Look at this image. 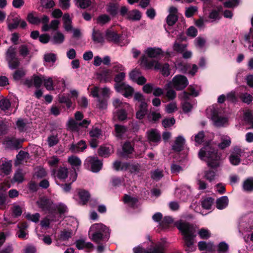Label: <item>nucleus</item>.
Segmentation results:
<instances>
[{"label":"nucleus","mask_w":253,"mask_h":253,"mask_svg":"<svg viewBox=\"0 0 253 253\" xmlns=\"http://www.w3.org/2000/svg\"><path fill=\"white\" fill-rule=\"evenodd\" d=\"M174 225L183 236L186 247L185 251L188 253L195 251L196 250V247L194 245V239L196 236V228L189 223L181 220L175 222Z\"/></svg>","instance_id":"nucleus-1"},{"label":"nucleus","mask_w":253,"mask_h":253,"mask_svg":"<svg viewBox=\"0 0 253 253\" xmlns=\"http://www.w3.org/2000/svg\"><path fill=\"white\" fill-rule=\"evenodd\" d=\"M198 155L201 160L207 162L209 167L216 168L220 166L221 154L210 145H207L203 147L199 151Z\"/></svg>","instance_id":"nucleus-2"},{"label":"nucleus","mask_w":253,"mask_h":253,"mask_svg":"<svg viewBox=\"0 0 253 253\" xmlns=\"http://www.w3.org/2000/svg\"><path fill=\"white\" fill-rule=\"evenodd\" d=\"M90 239L96 243H99L104 238L109 236V229L101 223H95L91 225L89 231Z\"/></svg>","instance_id":"nucleus-3"},{"label":"nucleus","mask_w":253,"mask_h":253,"mask_svg":"<svg viewBox=\"0 0 253 253\" xmlns=\"http://www.w3.org/2000/svg\"><path fill=\"white\" fill-rule=\"evenodd\" d=\"M140 64L147 69H151L154 67L155 69H161L162 74L165 76H168L170 74L168 64H165L162 67L161 64L156 60H152L150 61H148V59L145 55L142 57Z\"/></svg>","instance_id":"nucleus-4"},{"label":"nucleus","mask_w":253,"mask_h":253,"mask_svg":"<svg viewBox=\"0 0 253 253\" xmlns=\"http://www.w3.org/2000/svg\"><path fill=\"white\" fill-rule=\"evenodd\" d=\"M188 84L187 78L182 75H176L171 81L169 82L166 85V89L173 88L177 90H181L185 88Z\"/></svg>","instance_id":"nucleus-5"},{"label":"nucleus","mask_w":253,"mask_h":253,"mask_svg":"<svg viewBox=\"0 0 253 253\" xmlns=\"http://www.w3.org/2000/svg\"><path fill=\"white\" fill-rule=\"evenodd\" d=\"M207 111H210L211 113V118L213 121V125L217 127L224 126L228 124V119L227 118L220 115L218 111L213 107L208 109Z\"/></svg>","instance_id":"nucleus-6"},{"label":"nucleus","mask_w":253,"mask_h":253,"mask_svg":"<svg viewBox=\"0 0 253 253\" xmlns=\"http://www.w3.org/2000/svg\"><path fill=\"white\" fill-rule=\"evenodd\" d=\"M6 60L10 69H14L18 66L19 62L16 56V49L15 47L10 46L7 49L6 52Z\"/></svg>","instance_id":"nucleus-7"},{"label":"nucleus","mask_w":253,"mask_h":253,"mask_svg":"<svg viewBox=\"0 0 253 253\" xmlns=\"http://www.w3.org/2000/svg\"><path fill=\"white\" fill-rule=\"evenodd\" d=\"M84 166L93 172H98L102 168V163L96 157H88L84 161Z\"/></svg>","instance_id":"nucleus-8"},{"label":"nucleus","mask_w":253,"mask_h":253,"mask_svg":"<svg viewBox=\"0 0 253 253\" xmlns=\"http://www.w3.org/2000/svg\"><path fill=\"white\" fill-rule=\"evenodd\" d=\"M245 149L239 146L233 147L231 154L229 157V161L231 164L236 166L241 162V157L245 156Z\"/></svg>","instance_id":"nucleus-9"},{"label":"nucleus","mask_w":253,"mask_h":253,"mask_svg":"<svg viewBox=\"0 0 253 253\" xmlns=\"http://www.w3.org/2000/svg\"><path fill=\"white\" fill-rule=\"evenodd\" d=\"M37 204L44 211L52 213L55 210V205L46 197H41L37 201Z\"/></svg>","instance_id":"nucleus-10"},{"label":"nucleus","mask_w":253,"mask_h":253,"mask_svg":"<svg viewBox=\"0 0 253 253\" xmlns=\"http://www.w3.org/2000/svg\"><path fill=\"white\" fill-rule=\"evenodd\" d=\"M90 123V121L87 120H84L82 122L78 123L76 120H74L73 118H70L68 121L67 126L72 131L77 132L79 130L80 126L87 127Z\"/></svg>","instance_id":"nucleus-11"},{"label":"nucleus","mask_w":253,"mask_h":253,"mask_svg":"<svg viewBox=\"0 0 253 253\" xmlns=\"http://www.w3.org/2000/svg\"><path fill=\"white\" fill-rule=\"evenodd\" d=\"M133 253H163L164 248L162 245H158L150 249L149 251H146L141 245L133 249Z\"/></svg>","instance_id":"nucleus-12"},{"label":"nucleus","mask_w":253,"mask_h":253,"mask_svg":"<svg viewBox=\"0 0 253 253\" xmlns=\"http://www.w3.org/2000/svg\"><path fill=\"white\" fill-rule=\"evenodd\" d=\"M147 136L150 143L157 144L161 140L160 133L155 129H151L147 132Z\"/></svg>","instance_id":"nucleus-13"},{"label":"nucleus","mask_w":253,"mask_h":253,"mask_svg":"<svg viewBox=\"0 0 253 253\" xmlns=\"http://www.w3.org/2000/svg\"><path fill=\"white\" fill-rule=\"evenodd\" d=\"M72 235L73 233L71 230L64 229L63 230L61 231L60 233L59 238L57 240L56 246H61L62 242L68 241L70 238L72 237Z\"/></svg>","instance_id":"nucleus-14"},{"label":"nucleus","mask_w":253,"mask_h":253,"mask_svg":"<svg viewBox=\"0 0 253 253\" xmlns=\"http://www.w3.org/2000/svg\"><path fill=\"white\" fill-rule=\"evenodd\" d=\"M20 22V18L17 16H14L13 15H9L6 20L7 27L9 30H11L16 29Z\"/></svg>","instance_id":"nucleus-15"},{"label":"nucleus","mask_w":253,"mask_h":253,"mask_svg":"<svg viewBox=\"0 0 253 253\" xmlns=\"http://www.w3.org/2000/svg\"><path fill=\"white\" fill-rule=\"evenodd\" d=\"M105 37L108 41L115 43L119 42L120 40V35L110 29L106 31Z\"/></svg>","instance_id":"nucleus-16"},{"label":"nucleus","mask_w":253,"mask_h":253,"mask_svg":"<svg viewBox=\"0 0 253 253\" xmlns=\"http://www.w3.org/2000/svg\"><path fill=\"white\" fill-rule=\"evenodd\" d=\"M185 142V140L182 136H178L175 139L174 144L172 145V149L177 152L181 151Z\"/></svg>","instance_id":"nucleus-17"},{"label":"nucleus","mask_w":253,"mask_h":253,"mask_svg":"<svg viewBox=\"0 0 253 253\" xmlns=\"http://www.w3.org/2000/svg\"><path fill=\"white\" fill-rule=\"evenodd\" d=\"M53 174L58 179L64 181L68 177V169L66 168L62 167L53 171Z\"/></svg>","instance_id":"nucleus-18"},{"label":"nucleus","mask_w":253,"mask_h":253,"mask_svg":"<svg viewBox=\"0 0 253 253\" xmlns=\"http://www.w3.org/2000/svg\"><path fill=\"white\" fill-rule=\"evenodd\" d=\"M149 57L151 58H157L163 54V51L159 48L149 47L145 51Z\"/></svg>","instance_id":"nucleus-19"},{"label":"nucleus","mask_w":253,"mask_h":253,"mask_svg":"<svg viewBox=\"0 0 253 253\" xmlns=\"http://www.w3.org/2000/svg\"><path fill=\"white\" fill-rule=\"evenodd\" d=\"M125 76L126 74L124 72H121L115 76L114 78V81L115 82L114 86L116 90H119L121 86H124L125 83H123L122 81L124 80Z\"/></svg>","instance_id":"nucleus-20"},{"label":"nucleus","mask_w":253,"mask_h":253,"mask_svg":"<svg viewBox=\"0 0 253 253\" xmlns=\"http://www.w3.org/2000/svg\"><path fill=\"white\" fill-rule=\"evenodd\" d=\"M198 247L200 251L211 252L214 249V245L211 242L200 241L198 244Z\"/></svg>","instance_id":"nucleus-21"},{"label":"nucleus","mask_w":253,"mask_h":253,"mask_svg":"<svg viewBox=\"0 0 253 253\" xmlns=\"http://www.w3.org/2000/svg\"><path fill=\"white\" fill-rule=\"evenodd\" d=\"M4 143L7 147L10 149H17L19 148L20 141L15 138H7Z\"/></svg>","instance_id":"nucleus-22"},{"label":"nucleus","mask_w":253,"mask_h":253,"mask_svg":"<svg viewBox=\"0 0 253 253\" xmlns=\"http://www.w3.org/2000/svg\"><path fill=\"white\" fill-rule=\"evenodd\" d=\"M119 5L117 3L110 2L106 7V11L112 17L115 16L118 12Z\"/></svg>","instance_id":"nucleus-23"},{"label":"nucleus","mask_w":253,"mask_h":253,"mask_svg":"<svg viewBox=\"0 0 253 253\" xmlns=\"http://www.w3.org/2000/svg\"><path fill=\"white\" fill-rule=\"evenodd\" d=\"M86 148V145L84 141L81 140L77 144H72L70 148L73 153H79L83 151Z\"/></svg>","instance_id":"nucleus-24"},{"label":"nucleus","mask_w":253,"mask_h":253,"mask_svg":"<svg viewBox=\"0 0 253 253\" xmlns=\"http://www.w3.org/2000/svg\"><path fill=\"white\" fill-rule=\"evenodd\" d=\"M220 143L218 144V147L224 149L229 147L231 144V140L230 137L226 135H221L220 136Z\"/></svg>","instance_id":"nucleus-25"},{"label":"nucleus","mask_w":253,"mask_h":253,"mask_svg":"<svg viewBox=\"0 0 253 253\" xmlns=\"http://www.w3.org/2000/svg\"><path fill=\"white\" fill-rule=\"evenodd\" d=\"M141 18V13L136 9L129 11L126 16L127 19L132 21H138Z\"/></svg>","instance_id":"nucleus-26"},{"label":"nucleus","mask_w":253,"mask_h":253,"mask_svg":"<svg viewBox=\"0 0 253 253\" xmlns=\"http://www.w3.org/2000/svg\"><path fill=\"white\" fill-rule=\"evenodd\" d=\"M134 100L140 103L139 108H143L145 106H148L146 101L145 97L143 94L140 92H136L134 95Z\"/></svg>","instance_id":"nucleus-27"},{"label":"nucleus","mask_w":253,"mask_h":253,"mask_svg":"<svg viewBox=\"0 0 253 253\" xmlns=\"http://www.w3.org/2000/svg\"><path fill=\"white\" fill-rule=\"evenodd\" d=\"M222 9L221 7H218L217 9H213L209 13V18L211 20V22H215L219 20L221 18L220 12Z\"/></svg>","instance_id":"nucleus-28"},{"label":"nucleus","mask_w":253,"mask_h":253,"mask_svg":"<svg viewBox=\"0 0 253 253\" xmlns=\"http://www.w3.org/2000/svg\"><path fill=\"white\" fill-rule=\"evenodd\" d=\"M117 92L125 91L123 94L124 96L126 97H129L131 96L134 92V89L130 86L124 84V86H121L119 90H116Z\"/></svg>","instance_id":"nucleus-29"},{"label":"nucleus","mask_w":253,"mask_h":253,"mask_svg":"<svg viewBox=\"0 0 253 253\" xmlns=\"http://www.w3.org/2000/svg\"><path fill=\"white\" fill-rule=\"evenodd\" d=\"M92 38L93 41L96 43H103L104 42L102 34L98 30H93Z\"/></svg>","instance_id":"nucleus-30"},{"label":"nucleus","mask_w":253,"mask_h":253,"mask_svg":"<svg viewBox=\"0 0 253 253\" xmlns=\"http://www.w3.org/2000/svg\"><path fill=\"white\" fill-rule=\"evenodd\" d=\"M228 204V199L227 196H222L216 201V207L218 209L222 210Z\"/></svg>","instance_id":"nucleus-31"},{"label":"nucleus","mask_w":253,"mask_h":253,"mask_svg":"<svg viewBox=\"0 0 253 253\" xmlns=\"http://www.w3.org/2000/svg\"><path fill=\"white\" fill-rule=\"evenodd\" d=\"M64 27L66 31L69 32L72 30L71 19L68 14H65L63 16Z\"/></svg>","instance_id":"nucleus-32"},{"label":"nucleus","mask_w":253,"mask_h":253,"mask_svg":"<svg viewBox=\"0 0 253 253\" xmlns=\"http://www.w3.org/2000/svg\"><path fill=\"white\" fill-rule=\"evenodd\" d=\"M243 189L247 192L253 191V177L248 178L244 181Z\"/></svg>","instance_id":"nucleus-33"},{"label":"nucleus","mask_w":253,"mask_h":253,"mask_svg":"<svg viewBox=\"0 0 253 253\" xmlns=\"http://www.w3.org/2000/svg\"><path fill=\"white\" fill-rule=\"evenodd\" d=\"M76 246L79 250H83L84 248L90 249L93 247V244L90 242L85 243V241L83 239H80L76 241Z\"/></svg>","instance_id":"nucleus-34"},{"label":"nucleus","mask_w":253,"mask_h":253,"mask_svg":"<svg viewBox=\"0 0 253 253\" xmlns=\"http://www.w3.org/2000/svg\"><path fill=\"white\" fill-rule=\"evenodd\" d=\"M115 136L119 138H122L127 130L126 127L123 126L116 125L115 126Z\"/></svg>","instance_id":"nucleus-35"},{"label":"nucleus","mask_w":253,"mask_h":253,"mask_svg":"<svg viewBox=\"0 0 253 253\" xmlns=\"http://www.w3.org/2000/svg\"><path fill=\"white\" fill-rule=\"evenodd\" d=\"M113 168L116 170H126L128 168V163L121 162L120 161H115L113 163Z\"/></svg>","instance_id":"nucleus-36"},{"label":"nucleus","mask_w":253,"mask_h":253,"mask_svg":"<svg viewBox=\"0 0 253 253\" xmlns=\"http://www.w3.org/2000/svg\"><path fill=\"white\" fill-rule=\"evenodd\" d=\"M11 168V165L10 162H4L0 165V172L4 175L8 174Z\"/></svg>","instance_id":"nucleus-37"},{"label":"nucleus","mask_w":253,"mask_h":253,"mask_svg":"<svg viewBox=\"0 0 253 253\" xmlns=\"http://www.w3.org/2000/svg\"><path fill=\"white\" fill-rule=\"evenodd\" d=\"M112 76V71L110 70H103L100 74L101 80H103L105 82L109 81Z\"/></svg>","instance_id":"nucleus-38"},{"label":"nucleus","mask_w":253,"mask_h":253,"mask_svg":"<svg viewBox=\"0 0 253 253\" xmlns=\"http://www.w3.org/2000/svg\"><path fill=\"white\" fill-rule=\"evenodd\" d=\"M58 101L60 103L66 104L67 108H69L71 107L72 102L69 97L64 94H59L58 95Z\"/></svg>","instance_id":"nucleus-39"},{"label":"nucleus","mask_w":253,"mask_h":253,"mask_svg":"<svg viewBox=\"0 0 253 253\" xmlns=\"http://www.w3.org/2000/svg\"><path fill=\"white\" fill-rule=\"evenodd\" d=\"M65 39L64 36L60 32H57L53 36L52 42L54 44H61Z\"/></svg>","instance_id":"nucleus-40"},{"label":"nucleus","mask_w":253,"mask_h":253,"mask_svg":"<svg viewBox=\"0 0 253 253\" xmlns=\"http://www.w3.org/2000/svg\"><path fill=\"white\" fill-rule=\"evenodd\" d=\"M162 117L160 113L153 111L147 116L148 120L150 122L155 123Z\"/></svg>","instance_id":"nucleus-41"},{"label":"nucleus","mask_w":253,"mask_h":253,"mask_svg":"<svg viewBox=\"0 0 253 253\" xmlns=\"http://www.w3.org/2000/svg\"><path fill=\"white\" fill-rule=\"evenodd\" d=\"M96 107L100 110L106 109L107 107V102L106 98L99 97L97 98Z\"/></svg>","instance_id":"nucleus-42"},{"label":"nucleus","mask_w":253,"mask_h":253,"mask_svg":"<svg viewBox=\"0 0 253 253\" xmlns=\"http://www.w3.org/2000/svg\"><path fill=\"white\" fill-rule=\"evenodd\" d=\"M47 174V173L44 169L43 168H37L35 169V173L34 174V177L37 178H42L45 177Z\"/></svg>","instance_id":"nucleus-43"},{"label":"nucleus","mask_w":253,"mask_h":253,"mask_svg":"<svg viewBox=\"0 0 253 253\" xmlns=\"http://www.w3.org/2000/svg\"><path fill=\"white\" fill-rule=\"evenodd\" d=\"M24 180V174L20 169L17 170L13 176L12 181L17 183H21Z\"/></svg>","instance_id":"nucleus-44"},{"label":"nucleus","mask_w":253,"mask_h":253,"mask_svg":"<svg viewBox=\"0 0 253 253\" xmlns=\"http://www.w3.org/2000/svg\"><path fill=\"white\" fill-rule=\"evenodd\" d=\"M43 82L45 87L48 90H53V80L52 78L49 77L46 79L43 77Z\"/></svg>","instance_id":"nucleus-45"},{"label":"nucleus","mask_w":253,"mask_h":253,"mask_svg":"<svg viewBox=\"0 0 253 253\" xmlns=\"http://www.w3.org/2000/svg\"><path fill=\"white\" fill-rule=\"evenodd\" d=\"M112 152L109 147H101L98 151L99 156L104 157H108Z\"/></svg>","instance_id":"nucleus-46"},{"label":"nucleus","mask_w":253,"mask_h":253,"mask_svg":"<svg viewBox=\"0 0 253 253\" xmlns=\"http://www.w3.org/2000/svg\"><path fill=\"white\" fill-rule=\"evenodd\" d=\"M228 251L229 245L225 242H221L218 245V253H228Z\"/></svg>","instance_id":"nucleus-47"},{"label":"nucleus","mask_w":253,"mask_h":253,"mask_svg":"<svg viewBox=\"0 0 253 253\" xmlns=\"http://www.w3.org/2000/svg\"><path fill=\"white\" fill-rule=\"evenodd\" d=\"M198 234L200 238L202 239H207L211 236L210 231L206 228L200 229L198 232Z\"/></svg>","instance_id":"nucleus-48"},{"label":"nucleus","mask_w":253,"mask_h":253,"mask_svg":"<svg viewBox=\"0 0 253 253\" xmlns=\"http://www.w3.org/2000/svg\"><path fill=\"white\" fill-rule=\"evenodd\" d=\"M110 20V17L105 14L99 15L96 19L97 23L100 25H104L108 23Z\"/></svg>","instance_id":"nucleus-49"},{"label":"nucleus","mask_w":253,"mask_h":253,"mask_svg":"<svg viewBox=\"0 0 253 253\" xmlns=\"http://www.w3.org/2000/svg\"><path fill=\"white\" fill-rule=\"evenodd\" d=\"M124 201L125 203L127 204L129 206L134 207L138 202V200L135 198L131 197L128 195H125L124 196Z\"/></svg>","instance_id":"nucleus-50"},{"label":"nucleus","mask_w":253,"mask_h":253,"mask_svg":"<svg viewBox=\"0 0 253 253\" xmlns=\"http://www.w3.org/2000/svg\"><path fill=\"white\" fill-rule=\"evenodd\" d=\"M10 102L6 98H2L0 100V109L3 111L8 110L10 107Z\"/></svg>","instance_id":"nucleus-51"},{"label":"nucleus","mask_w":253,"mask_h":253,"mask_svg":"<svg viewBox=\"0 0 253 253\" xmlns=\"http://www.w3.org/2000/svg\"><path fill=\"white\" fill-rule=\"evenodd\" d=\"M89 134L91 138H98L101 134V131L98 127L93 126L89 131Z\"/></svg>","instance_id":"nucleus-52"},{"label":"nucleus","mask_w":253,"mask_h":253,"mask_svg":"<svg viewBox=\"0 0 253 253\" xmlns=\"http://www.w3.org/2000/svg\"><path fill=\"white\" fill-rule=\"evenodd\" d=\"M78 194L79 197L83 202V204H84L86 201H87L89 198V194L87 191L83 190H80Z\"/></svg>","instance_id":"nucleus-53"},{"label":"nucleus","mask_w":253,"mask_h":253,"mask_svg":"<svg viewBox=\"0 0 253 253\" xmlns=\"http://www.w3.org/2000/svg\"><path fill=\"white\" fill-rule=\"evenodd\" d=\"M24 215L26 219L34 222H38L40 217V215L38 213H36L34 214H31L30 213L28 212L24 213Z\"/></svg>","instance_id":"nucleus-54"},{"label":"nucleus","mask_w":253,"mask_h":253,"mask_svg":"<svg viewBox=\"0 0 253 253\" xmlns=\"http://www.w3.org/2000/svg\"><path fill=\"white\" fill-rule=\"evenodd\" d=\"M76 4L82 8H85L86 7L89 6L91 3V0H74Z\"/></svg>","instance_id":"nucleus-55"},{"label":"nucleus","mask_w":253,"mask_h":253,"mask_svg":"<svg viewBox=\"0 0 253 253\" xmlns=\"http://www.w3.org/2000/svg\"><path fill=\"white\" fill-rule=\"evenodd\" d=\"M148 106H145L143 108H139V109L136 113V118L139 120L142 119L146 115L148 111Z\"/></svg>","instance_id":"nucleus-56"},{"label":"nucleus","mask_w":253,"mask_h":253,"mask_svg":"<svg viewBox=\"0 0 253 253\" xmlns=\"http://www.w3.org/2000/svg\"><path fill=\"white\" fill-rule=\"evenodd\" d=\"M127 167L126 170L129 171L130 173H137L140 169V166L138 164H134L128 163Z\"/></svg>","instance_id":"nucleus-57"},{"label":"nucleus","mask_w":253,"mask_h":253,"mask_svg":"<svg viewBox=\"0 0 253 253\" xmlns=\"http://www.w3.org/2000/svg\"><path fill=\"white\" fill-rule=\"evenodd\" d=\"M177 110V104L175 102H171L166 106V111L169 113H172Z\"/></svg>","instance_id":"nucleus-58"},{"label":"nucleus","mask_w":253,"mask_h":253,"mask_svg":"<svg viewBox=\"0 0 253 253\" xmlns=\"http://www.w3.org/2000/svg\"><path fill=\"white\" fill-rule=\"evenodd\" d=\"M213 203V200L211 198H208L202 201V206L203 208L209 210L211 209Z\"/></svg>","instance_id":"nucleus-59"},{"label":"nucleus","mask_w":253,"mask_h":253,"mask_svg":"<svg viewBox=\"0 0 253 253\" xmlns=\"http://www.w3.org/2000/svg\"><path fill=\"white\" fill-rule=\"evenodd\" d=\"M22 211V207L17 205H14L12 209L13 216L14 217L19 216L21 215Z\"/></svg>","instance_id":"nucleus-60"},{"label":"nucleus","mask_w":253,"mask_h":253,"mask_svg":"<svg viewBox=\"0 0 253 253\" xmlns=\"http://www.w3.org/2000/svg\"><path fill=\"white\" fill-rule=\"evenodd\" d=\"M69 163L73 166H80L81 164V160L77 157L72 156L68 158Z\"/></svg>","instance_id":"nucleus-61"},{"label":"nucleus","mask_w":253,"mask_h":253,"mask_svg":"<svg viewBox=\"0 0 253 253\" xmlns=\"http://www.w3.org/2000/svg\"><path fill=\"white\" fill-rule=\"evenodd\" d=\"M240 98L243 102L248 104H250L253 99L252 95L248 93H242L240 96Z\"/></svg>","instance_id":"nucleus-62"},{"label":"nucleus","mask_w":253,"mask_h":253,"mask_svg":"<svg viewBox=\"0 0 253 253\" xmlns=\"http://www.w3.org/2000/svg\"><path fill=\"white\" fill-rule=\"evenodd\" d=\"M25 74V73L23 70H18L16 71L13 74V79L16 81H18L24 76Z\"/></svg>","instance_id":"nucleus-63"},{"label":"nucleus","mask_w":253,"mask_h":253,"mask_svg":"<svg viewBox=\"0 0 253 253\" xmlns=\"http://www.w3.org/2000/svg\"><path fill=\"white\" fill-rule=\"evenodd\" d=\"M244 120L249 123L253 119V111L252 110H246L244 113Z\"/></svg>","instance_id":"nucleus-64"}]
</instances>
